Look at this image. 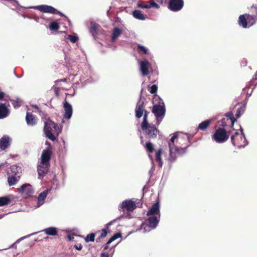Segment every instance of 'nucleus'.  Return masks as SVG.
Listing matches in <instances>:
<instances>
[{"instance_id": "44", "label": "nucleus", "mask_w": 257, "mask_h": 257, "mask_svg": "<svg viewBox=\"0 0 257 257\" xmlns=\"http://www.w3.org/2000/svg\"><path fill=\"white\" fill-rule=\"evenodd\" d=\"M138 7L139 8H142V9H149L150 8V6H149V4H145L144 3H139L138 5Z\"/></svg>"}, {"instance_id": "12", "label": "nucleus", "mask_w": 257, "mask_h": 257, "mask_svg": "<svg viewBox=\"0 0 257 257\" xmlns=\"http://www.w3.org/2000/svg\"><path fill=\"white\" fill-rule=\"evenodd\" d=\"M52 155V151L49 149L44 150L41 155V163L43 164H50L51 156Z\"/></svg>"}, {"instance_id": "10", "label": "nucleus", "mask_w": 257, "mask_h": 257, "mask_svg": "<svg viewBox=\"0 0 257 257\" xmlns=\"http://www.w3.org/2000/svg\"><path fill=\"white\" fill-rule=\"evenodd\" d=\"M120 218L121 216L118 217L116 219L110 221L105 225L104 228L102 229L101 230H98L96 232V234L100 233L99 236L96 239L97 242H100L101 238H104L106 236L107 234V230L108 229L110 225H111L114 222H115L117 220L119 219Z\"/></svg>"}, {"instance_id": "46", "label": "nucleus", "mask_w": 257, "mask_h": 257, "mask_svg": "<svg viewBox=\"0 0 257 257\" xmlns=\"http://www.w3.org/2000/svg\"><path fill=\"white\" fill-rule=\"evenodd\" d=\"M241 109H242V108L240 107V108H238L237 110V112H236L235 115L237 118H238L240 116Z\"/></svg>"}, {"instance_id": "56", "label": "nucleus", "mask_w": 257, "mask_h": 257, "mask_svg": "<svg viewBox=\"0 0 257 257\" xmlns=\"http://www.w3.org/2000/svg\"><path fill=\"white\" fill-rule=\"evenodd\" d=\"M255 79H257V71H256V74H255Z\"/></svg>"}, {"instance_id": "54", "label": "nucleus", "mask_w": 257, "mask_h": 257, "mask_svg": "<svg viewBox=\"0 0 257 257\" xmlns=\"http://www.w3.org/2000/svg\"><path fill=\"white\" fill-rule=\"evenodd\" d=\"M226 115L227 116V117H229V118H230V115L229 114V113H227L226 114Z\"/></svg>"}, {"instance_id": "17", "label": "nucleus", "mask_w": 257, "mask_h": 257, "mask_svg": "<svg viewBox=\"0 0 257 257\" xmlns=\"http://www.w3.org/2000/svg\"><path fill=\"white\" fill-rule=\"evenodd\" d=\"M147 216L156 215L160 217V205L159 202L153 204L151 208L147 212Z\"/></svg>"}, {"instance_id": "21", "label": "nucleus", "mask_w": 257, "mask_h": 257, "mask_svg": "<svg viewBox=\"0 0 257 257\" xmlns=\"http://www.w3.org/2000/svg\"><path fill=\"white\" fill-rule=\"evenodd\" d=\"M38 118L32 113L27 112L26 116V120L28 125L34 126L37 122Z\"/></svg>"}, {"instance_id": "51", "label": "nucleus", "mask_w": 257, "mask_h": 257, "mask_svg": "<svg viewBox=\"0 0 257 257\" xmlns=\"http://www.w3.org/2000/svg\"><path fill=\"white\" fill-rule=\"evenodd\" d=\"M168 0H157V1L160 4L166 3Z\"/></svg>"}, {"instance_id": "27", "label": "nucleus", "mask_w": 257, "mask_h": 257, "mask_svg": "<svg viewBox=\"0 0 257 257\" xmlns=\"http://www.w3.org/2000/svg\"><path fill=\"white\" fill-rule=\"evenodd\" d=\"M19 191L22 193H25L26 194H31L32 193L31 186L29 184L23 185L19 189Z\"/></svg>"}, {"instance_id": "32", "label": "nucleus", "mask_w": 257, "mask_h": 257, "mask_svg": "<svg viewBox=\"0 0 257 257\" xmlns=\"http://www.w3.org/2000/svg\"><path fill=\"white\" fill-rule=\"evenodd\" d=\"M59 28V24L57 21H53L51 22L49 24V29L51 31H57Z\"/></svg>"}, {"instance_id": "40", "label": "nucleus", "mask_w": 257, "mask_h": 257, "mask_svg": "<svg viewBox=\"0 0 257 257\" xmlns=\"http://www.w3.org/2000/svg\"><path fill=\"white\" fill-rule=\"evenodd\" d=\"M68 39L73 43L76 42L78 40V38L77 36L72 35H68Z\"/></svg>"}, {"instance_id": "49", "label": "nucleus", "mask_w": 257, "mask_h": 257, "mask_svg": "<svg viewBox=\"0 0 257 257\" xmlns=\"http://www.w3.org/2000/svg\"><path fill=\"white\" fill-rule=\"evenodd\" d=\"M13 104L15 107H19L20 106V104H19V102L18 101L14 102V103H13Z\"/></svg>"}, {"instance_id": "7", "label": "nucleus", "mask_w": 257, "mask_h": 257, "mask_svg": "<svg viewBox=\"0 0 257 257\" xmlns=\"http://www.w3.org/2000/svg\"><path fill=\"white\" fill-rule=\"evenodd\" d=\"M232 144L238 148L244 147L245 144V138L244 135H239L237 131L230 137Z\"/></svg>"}, {"instance_id": "24", "label": "nucleus", "mask_w": 257, "mask_h": 257, "mask_svg": "<svg viewBox=\"0 0 257 257\" xmlns=\"http://www.w3.org/2000/svg\"><path fill=\"white\" fill-rule=\"evenodd\" d=\"M121 234L120 233H116L114 234L108 240V241L103 245V249L104 250H107L109 248V244L112 242L114 240L121 237Z\"/></svg>"}, {"instance_id": "18", "label": "nucleus", "mask_w": 257, "mask_h": 257, "mask_svg": "<svg viewBox=\"0 0 257 257\" xmlns=\"http://www.w3.org/2000/svg\"><path fill=\"white\" fill-rule=\"evenodd\" d=\"M144 111V103L140 99L137 102L135 109L136 117L140 118L143 116Z\"/></svg>"}, {"instance_id": "11", "label": "nucleus", "mask_w": 257, "mask_h": 257, "mask_svg": "<svg viewBox=\"0 0 257 257\" xmlns=\"http://www.w3.org/2000/svg\"><path fill=\"white\" fill-rule=\"evenodd\" d=\"M120 209L122 211H124L126 210L127 211H133L136 208V203L135 202L131 200H126L123 201L120 205Z\"/></svg>"}, {"instance_id": "41", "label": "nucleus", "mask_w": 257, "mask_h": 257, "mask_svg": "<svg viewBox=\"0 0 257 257\" xmlns=\"http://www.w3.org/2000/svg\"><path fill=\"white\" fill-rule=\"evenodd\" d=\"M114 251V249L113 250L112 252L110 254L107 252H102L100 254V257H112Z\"/></svg>"}, {"instance_id": "23", "label": "nucleus", "mask_w": 257, "mask_h": 257, "mask_svg": "<svg viewBox=\"0 0 257 257\" xmlns=\"http://www.w3.org/2000/svg\"><path fill=\"white\" fill-rule=\"evenodd\" d=\"M9 113V110L5 104H0V119L7 117Z\"/></svg>"}, {"instance_id": "4", "label": "nucleus", "mask_w": 257, "mask_h": 257, "mask_svg": "<svg viewBox=\"0 0 257 257\" xmlns=\"http://www.w3.org/2000/svg\"><path fill=\"white\" fill-rule=\"evenodd\" d=\"M230 133V131L227 132L223 127H219L212 135L211 139L217 143H223L228 140Z\"/></svg>"}, {"instance_id": "5", "label": "nucleus", "mask_w": 257, "mask_h": 257, "mask_svg": "<svg viewBox=\"0 0 257 257\" xmlns=\"http://www.w3.org/2000/svg\"><path fill=\"white\" fill-rule=\"evenodd\" d=\"M257 21L256 15H250L245 14L238 18V24L243 28H248L254 25Z\"/></svg>"}, {"instance_id": "35", "label": "nucleus", "mask_w": 257, "mask_h": 257, "mask_svg": "<svg viewBox=\"0 0 257 257\" xmlns=\"http://www.w3.org/2000/svg\"><path fill=\"white\" fill-rule=\"evenodd\" d=\"M96 232L94 233H90L86 235L85 238V241L86 242H93L95 240Z\"/></svg>"}, {"instance_id": "8", "label": "nucleus", "mask_w": 257, "mask_h": 257, "mask_svg": "<svg viewBox=\"0 0 257 257\" xmlns=\"http://www.w3.org/2000/svg\"><path fill=\"white\" fill-rule=\"evenodd\" d=\"M34 9H37L41 12L45 13H49L52 14H58L61 16H63L64 15L59 11H57L54 8L48 5H40L34 7Z\"/></svg>"}, {"instance_id": "36", "label": "nucleus", "mask_w": 257, "mask_h": 257, "mask_svg": "<svg viewBox=\"0 0 257 257\" xmlns=\"http://www.w3.org/2000/svg\"><path fill=\"white\" fill-rule=\"evenodd\" d=\"M98 29V25L95 23H91L90 31L93 35L97 33Z\"/></svg>"}, {"instance_id": "20", "label": "nucleus", "mask_w": 257, "mask_h": 257, "mask_svg": "<svg viewBox=\"0 0 257 257\" xmlns=\"http://www.w3.org/2000/svg\"><path fill=\"white\" fill-rule=\"evenodd\" d=\"M150 63L148 60H145L140 63V70L143 76H147L149 74V68Z\"/></svg>"}, {"instance_id": "38", "label": "nucleus", "mask_w": 257, "mask_h": 257, "mask_svg": "<svg viewBox=\"0 0 257 257\" xmlns=\"http://www.w3.org/2000/svg\"><path fill=\"white\" fill-rule=\"evenodd\" d=\"M137 50L139 53H142L143 54H147L148 52L147 49L141 45H138Z\"/></svg>"}, {"instance_id": "45", "label": "nucleus", "mask_w": 257, "mask_h": 257, "mask_svg": "<svg viewBox=\"0 0 257 257\" xmlns=\"http://www.w3.org/2000/svg\"><path fill=\"white\" fill-rule=\"evenodd\" d=\"M229 114L230 115V120L231 121L232 125H233L234 122L236 120V119L234 118L233 114L231 112H229Z\"/></svg>"}, {"instance_id": "52", "label": "nucleus", "mask_w": 257, "mask_h": 257, "mask_svg": "<svg viewBox=\"0 0 257 257\" xmlns=\"http://www.w3.org/2000/svg\"><path fill=\"white\" fill-rule=\"evenodd\" d=\"M4 96H5L4 93L3 92H0V99H3V98L4 97Z\"/></svg>"}, {"instance_id": "29", "label": "nucleus", "mask_w": 257, "mask_h": 257, "mask_svg": "<svg viewBox=\"0 0 257 257\" xmlns=\"http://www.w3.org/2000/svg\"><path fill=\"white\" fill-rule=\"evenodd\" d=\"M133 15L134 18L138 20H145L146 19L145 16L140 10H135L133 13Z\"/></svg>"}, {"instance_id": "33", "label": "nucleus", "mask_w": 257, "mask_h": 257, "mask_svg": "<svg viewBox=\"0 0 257 257\" xmlns=\"http://www.w3.org/2000/svg\"><path fill=\"white\" fill-rule=\"evenodd\" d=\"M179 138H178V136L177 133H175L174 134L173 136L171 138L170 141L168 143V146L169 148H174L175 146L174 145V141L175 139Z\"/></svg>"}, {"instance_id": "22", "label": "nucleus", "mask_w": 257, "mask_h": 257, "mask_svg": "<svg viewBox=\"0 0 257 257\" xmlns=\"http://www.w3.org/2000/svg\"><path fill=\"white\" fill-rule=\"evenodd\" d=\"M212 120L211 119L205 120L200 123L197 127L198 130L202 131H206L211 123Z\"/></svg>"}, {"instance_id": "47", "label": "nucleus", "mask_w": 257, "mask_h": 257, "mask_svg": "<svg viewBox=\"0 0 257 257\" xmlns=\"http://www.w3.org/2000/svg\"><path fill=\"white\" fill-rule=\"evenodd\" d=\"M74 247L77 250H80L82 248V245L81 244H80L79 245L75 244L74 245Z\"/></svg>"}, {"instance_id": "37", "label": "nucleus", "mask_w": 257, "mask_h": 257, "mask_svg": "<svg viewBox=\"0 0 257 257\" xmlns=\"http://www.w3.org/2000/svg\"><path fill=\"white\" fill-rule=\"evenodd\" d=\"M144 114L143 117V120L141 123V125H143L144 127L146 126V124L148 123H149L148 120V115L149 114V112L145 110L144 111Z\"/></svg>"}, {"instance_id": "34", "label": "nucleus", "mask_w": 257, "mask_h": 257, "mask_svg": "<svg viewBox=\"0 0 257 257\" xmlns=\"http://www.w3.org/2000/svg\"><path fill=\"white\" fill-rule=\"evenodd\" d=\"M144 147L145 149L147 150V151L149 153H152L154 151V145L150 142L146 143V144L144 146Z\"/></svg>"}, {"instance_id": "55", "label": "nucleus", "mask_w": 257, "mask_h": 257, "mask_svg": "<svg viewBox=\"0 0 257 257\" xmlns=\"http://www.w3.org/2000/svg\"><path fill=\"white\" fill-rule=\"evenodd\" d=\"M149 157L150 158L151 160H152V156L151 155H149Z\"/></svg>"}, {"instance_id": "26", "label": "nucleus", "mask_w": 257, "mask_h": 257, "mask_svg": "<svg viewBox=\"0 0 257 257\" xmlns=\"http://www.w3.org/2000/svg\"><path fill=\"white\" fill-rule=\"evenodd\" d=\"M162 154V149H159L156 153L155 158L156 161L160 167H162L163 166V161L161 159V155Z\"/></svg>"}, {"instance_id": "14", "label": "nucleus", "mask_w": 257, "mask_h": 257, "mask_svg": "<svg viewBox=\"0 0 257 257\" xmlns=\"http://www.w3.org/2000/svg\"><path fill=\"white\" fill-rule=\"evenodd\" d=\"M63 107L64 109L65 113L63 114V118L69 119L71 118L72 114V107L70 104L66 100H65L63 103Z\"/></svg>"}, {"instance_id": "25", "label": "nucleus", "mask_w": 257, "mask_h": 257, "mask_svg": "<svg viewBox=\"0 0 257 257\" xmlns=\"http://www.w3.org/2000/svg\"><path fill=\"white\" fill-rule=\"evenodd\" d=\"M45 233L48 235L55 236L58 234V230L54 227H50L43 230Z\"/></svg>"}, {"instance_id": "3", "label": "nucleus", "mask_w": 257, "mask_h": 257, "mask_svg": "<svg viewBox=\"0 0 257 257\" xmlns=\"http://www.w3.org/2000/svg\"><path fill=\"white\" fill-rule=\"evenodd\" d=\"M177 142L180 146H175L174 150L179 155H183L186 152L187 148L191 145V142L188 135H185L178 139Z\"/></svg>"}, {"instance_id": "2", "label": "nucleus", "mask_w": 257, "mask_h": 257, "mask_svg": "<svg viewBox=\"0 0 257 257\" xmlns=\"http://www.w3.org/2000/svg\"><path fill=\"white\" fill-rule=\"evenodd\" d=\"M158 98L160 99L159 104H155L152 108V112L154 114L156 117V124L159 125L164 118L166 109L163 101L160 99V97L157 95L154 96V99L156 100V99Z\"/></svg>"}, {"instance_id": "42", "label": "nucleus", "mask_w": 257, "mask_h": 257, "mask_svg": "<svg viewBox=\"0 0 257 257\" xmlns=\"http://www.w3.org/2000/svg\"><path fill=\"white\" fill-rule=\"evenodd\" d=\"M158 90V86L156 84L151 86L150 89V92L152 94H155L157 92Z\"/></svg>"}, {"instance_id": "39", "label": "nucleus", "mask_w": 257, "mask_h": 257, "mask_svg": "<svg viewBox=\"0 0 257 257\" xmlns=\"http://www.w3.org/2000/svg\"><path fill=\"white\" fill-rule=\"evenodd\" d=\"M47 195V191H43V192L41 193L39 196H38V200L39 201H44L45 198H46Z\"/></svg>"}, {"instance_id": "50", "label": "nucleus", "mask_w": 257, "mask_h": 257, "mask_svg": "<svg viewBox=\"0 0 257 257\" xmlns=\"http://www.w3.org/2000/svg\"><path fill=\"white\" fill-rule=\"evenodd\" d=\"M67 79L66 78L62 79H58L55 81V83L59 82H66Z\"/></svg>"}, {"instance_id": "57", "label": "nucleus", "mask_w": 257, "mask_h": 257, "mask_svg": "<svg viewBox=\"0 0 257 257\" xmlns=\"http://www.w3.org/2000/svg\"><path fill=\"white\" fill-rule=\"evenodd\" d=\"M241 133L243 134V130L241 129Z\"/></svg>"}, {"instance_id": "15", "label": "nucleus", "mask_w": 257, "mask_h": 257, "mask_svg": "<svg viewBox=\"0 0 257 257\" xmlns=\"http://www.w3.org/2000/svg\"><path fill=\"white\" fill-rule=\"evenodd\" d=\"M21 174L20 173L17 172L15 174L9 175L8 177V182L10 186L15 185L20 179Z\"/></svg>"}, {"instance_id": "16", "label": "nucleus", "mask_w": 257, "mask_h": 257, "mask_svg": "<svg viewBox=\"0 0 257 257\" xmlns=\"http://www.w3.org/2000/svg\"><path fill=\"white\" fill-rule=\"evenodd\" d=\"M49 167L50 164H43L40 162L38 167V173L40 179L43 178L44 175L48 173Z\"/></svg>"}, {"instance_id": "30", "label": "nucleus", "mask_w": 257, "mask_h": 257, "mask_svg": "<svg viewBox=\"0 0 257 257\" xmlns=\"http://www.w3.org/2000/svg\"><path fill=\"white\" fill-rule=\"evenodd\" d=\"M174 150V148H169V157L168 161L170 163H173L176 160L177 156Z\"/></svg>"}, {"instance_id": "1", "label": "nucleus", "mask_w": 257, "mask_h": 257, "mask_svg": "<svg viewBox=\"0 0 257 257\" xmlns=\"http://www.w3.org/2000/svg\"><path fill=\"white\" fill-rule=\"evenodd\" d=\"M61 132L56 123L49 119L45 121L44 132L45 137L51 141H55Z\"/></svg>"}, {"instance_id": "28", "label": "nucleus", "mask_w": 257, "mask_h": 257, "mask_svg": "<svg viewBox=\"0 0 257 257\" xmlns=\"http://www.w3.org/2000/svg\"><path fill=\"white\" fill-rule=\"evenodd\" d=\"M122 33V31L118 28H114L112 31L111 39L114 41Z\"/></svg>"}, {"instance_id": "19", "label": "nucleus", "mask_w": 257, "mask_h": 257, "mask_svg": "<svg viewBox=\"0 0 257 257\" xmlns=\"http://www.w3.org/2000/svg\"><path fill=\"white\" fill-rule=\"evenodd\" d=\"M11 145V139L8 136L5 135L0 139V149L5 150L10 147Z\"/></svg>"}, {"instance_id": "43", "label": "nucleus", "mask_w": 257, "mask_h": 257, "mask_svg": "<svg viewBox=\"0 0 257 257\" xmlns=\"http://www.w3.org/2000/svg\"><path fill=\"white\" fill-rule=\"evenodd\" d=\"M149 3V6H150V8H152V7H154L157 9L160 8L159 5H158L157 3H156L154 1H150Z\"/></svg>"}, {"instance_id": "31", "label": "nucleus", "mask_w": 257, "mask_h": 257, "mask_svg": "<svg viewBox=\"0 0 257 257\" xmlns=\"http://www.w3.org/2000/svg\"><path fill=\"white\" fill-rule=\"evenodd\" d=\"M11 202V199L8 196L0 197V206L8 205Z\"/></svg>"}, {"instance_id": "53", "label": "nucleus", "mask_w": 257, "mask_h": 257, "mask_svg": "<svg viewBox=\"0 0 257 257\" xmlns=\"http://www.w3.org/2000/svg\"><path fill=\"white\" fill-rule=\"evenodd\" d=\"M68 238L69 239V240H71L72 239V238H73L71 235H68Z\"/></svg>"}, {"instance_id": "6", "label": "nucleus", "mask_w": 257, "mask_h": 257, "mask_svg": "<svg viewBox=\"0 0 257 257\" xmlns=\"http://www.w3.org/2000/svg\"><path fill=\"white\" fill-rule=\"evenodd\" d=\"M141 128L145 132L146 138L149 139H156L159 133V130L153 123H148L145 127L141 125Z\"/></svg>"}, {"instance_id": "9", "label": "nucleus", "mask_w": 257, "mask_h": 257, "mask_svg": "<svg viewBox=\"0 0 257 257\" xmlns=\"http://www.w3.org/2000/svg\"><path fill=\"white\" fill-rule=\"evenodd\" d=\"M184 6L183 0H170L168 8L173 12L180 11Z\"/></svg>"}, {"instance_id": "48", "label": "nucleus", "mask_w": 257, "mask_h": 257, "mask_svg": "<svg viewBox=\"0 0 257 257\" xmlns=\"http://www.w3.org/2000/svg\"><path fill=\"white\" fill-rule=\"evenodd\" d=\"M59 91H60L59 88H58V87H55L54 88L55 94L56 95V96H59Z\"/></svg>"}, {"instance_id": "58", "label": "nucleus", "mask_w": 257, "mask_h": 257, "mask_svg": "<svg viewBox=\"0 0 257 257\" xmlns=\"http://www.w3.org/2000/svg\"><path fill=\"white\" fill-rule=\"evenodd\" d=\"M182 142V143H183H183H184V141H182V142Z\"/></svg>"}, {"instance_id": "13", "label": "nucleus", "mask_w": 257, "mask_h": 257, "mask_svg": "<svg viewBox=\"0 0 257 257\" xmlns=\"http://www.w3.org/2000/svg\"><path fill=\"white\" fill-rule=\"evenodd\" d=\"M160 217L158 216L151 215L146 220V225L151 229L155 228L159 222Z\"/></svg>"}]
</instances>
